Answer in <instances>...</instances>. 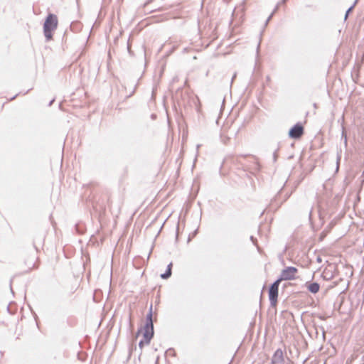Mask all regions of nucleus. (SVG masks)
Instances as JSON below:
<instances>
[{
    "instance_id": "obj_23",
    "label": "nucleus",
    "mask_w": 364,
    "mask_h": 364,
    "mask_svg": "<svg viewBox=\"0 0 364 364\" xmlns=\"http://www.w3.org/2000/svg\"><path fill=\"white\" fill-rule=\"evenodd\" d=\"M225 2L228 3L230 0H223Z\"/></svg>"
},
{
    "instance_id": "obj_12",
    "label": "nucleus",
    "mask_w": 364,
    "mask_h": 364,
    "mask_svg": "<svg viewBox=\"0 0 364 364\" xmlns=\"http://www.w3.org/2000/svg\"><path fill=\"white\" fill-rule=\"evenodd\" d=\"M279 8V4L276 6L275 9H274V11H272V13L270 14V16L268 17V18L267 19L266 22H265V26L267 25V23H269V21H270V19L272 18V17L273 16L274 14L277 11V10Z\"/></svg>"
},
{
    "instance_id": "obj_21",
    "label": "nucleus",
    "mask_w": 364,
    "mask_h": 364,
    "mask_svg": "<svg viewBox=\"0 0 364 364\" xmlns=\"http://www.w3.org/2000/svg\"><path fill=\"white\" fill-rule=\"evenodd\" d=\"M127 48H128L129 52V53H131L130 47H129V44H128V46H127Z\"/></svg>"
},
{
    "instance_id": "obj_5",
    "label": "nucleus",
    "mask_w": 364,
    "mask_h": 364,
    "mask_svg": "<svg viewBox=\"0 0 364 364\" xmlns=\"http://www.w3.org/2000/svg\"><path fill=\"white\" fill-rule=\"evenodd\" d=\"M284 352L281 348H278L272 356L269 364H284Z\"/></svg>"
},
{
    "instance_id": "obj_20",
    "label": "nucleus",
    "mask_w": 364,
    "mask_h": 364,
    "mask_svg": "<svg viewBox=\"0 0 364 364\" xmlns=\"http://www.w3.org/2000/svg\"><path fill=\"white\" fill-rule=\"evenodd\" d=\"M54 102V99L52 100L50 102H49V105L48 106H51V105L53 104V102Z\"/></svg>"
},
{
    "instance_id": "obj_8",
    "label": "nucleus",
    "mask_w": 364,
    "mask_h": 364,
    "mask_svg": "<svg viewBox=\"0 0 364 364\" xmlns=\"http://www.w3.org/2000/svg\"><path fill=\"white\" fill-rule=\"evenodd\" d=\"M343 122H344V117L343 116L342 117V124H341V129H342L341 139L343 140V143H344L345 147H347V146H348V138H347V134H346V128H345V127L343 125Z\"/></svg>"
},
{
    "instance_id": "obj_6",
    "label": "nucleus",
    "mask_w": 364,
    "mask_h": 364,
    "mask_svg": "<svg viewBox=\"0 0 364 364\" xmlns=\"http://www.w3.org/2000/svg\"><path fill=\"white\" fill-rule=\"evenodd\" d=\"M282 283L280 279H277L269 287V296H278V289L279 284Z\"/></svg>"
},
{
    "instance_id": "obj_10",
    "label": "nucleus",
    "mask_w": 364,
    "mask_h": 364,
    "mask_svg": "<svg viewBox=\"0 0 364 364\" xmlns=\"http://www.w3.org/2000/svg\"><path fill=\"white\" fill-rule=\"evenodd\" d=\"M270 301V306L272 308H275L277 304L278 297H269Z\"/></svg>"
},
{
    "instance_id": "obj_1",
    "label": "nucleus",
    "mask_w": 364,
    "mask_h": 364,
    "mask_svg": "<svg viewBox=\"0 0 364 364\" xmlns=\"http://www.w3.org/2000/svg\"><path fill=\"white\" fill-rule=\"evenodd\" d=\"M58 23V18L55 14L48 15L43 25V33L47 41L52 39V32L57 28Z\"/></svg>"
},
{
    "instance_id": "obj_11",
    "label": "nucleus",
    "mask_w": 364,
    "mask_h": 364,
    "mask_svg": "<svg viewBox=\"0 0 364 364\" xmlns=\"http://www.w3.org/2000/svg\"><path fill=\"white\" fill-rule=\"evenodd\" d=\"M358 1V0H355V2L353 3V4L346 11V14H345V18H344L345 20L347 19L350 12L353 9V8L356 5Z\"/></svg>"
},
{
    "instance_id": "obj_7",
    "label": "nucleus",
    "mask_w": 364,
    "mask_h": 364,
    "mask_svg": "<svg viewBox=\"0 0 364 364\" xmlns=\"http://www.w3.org/2000/svg\"><path fill=\"white\" fill-rule=\"evenodd\" d=\"M305 288L312 294H316L320 288L317 282H306Z\"/></svg>"
},
{
    "instance_id": "obj_17",
    "label": "nucleus",
    "mask_w": 364,
    "mask_h": 364,
    "mask_svg": "<svg viewBox=\"0 0 364 364\" xmlns=\"http://www.w3.org/2000/svg\"><path fill=\"white\" fill-rule=\"evenodd\" d=\"M154 0H146L145 3L142 5L143 8H145L148 4H151Z\"/></svg>"
},
{
    "instance_id": "obj_22",
    "label": "nucleus",
    "mask_w": 364,
    "mask_h": 364,
    "mask_svg": "<svg viewBox=\"0 0 364 364\" xmlns=\"http://www.w3.org/2000/svg\"><path fill=\"white\" fill-rule=\"evenodd\" d=\"M93 300H94V301L97 302V300H96V297H95V296H93Z\"/></svg>"
},
{
    "instance_id": "obj_4",
    "label": "nucleus",
    "mask_w": 364,
    "mask_h": 364,
    "mask_svg": "<svg viewBox=\"0 0 364 364\" xmlns=\"http://www.w3.org/2000/svg\"><path fill=\"white\" fill-rule=\"evenodd\" d=\"M304 134V127L300 123L296 124L289 132V136L291 139H299Z\"/></svg>"
},
{
    "instance_id": "obj_14",
    "label": "nucleus",
    "mask_w": 364,
    "mask_h": 364,
    "mask_svg": "<svg viewBox=\"0 0 364 364\" xmlns=\"http://www.w3.org/2000/svg\"><path fill=\"white\" fill-rule=\"evenodd\" d=\"M250 240L252 242V243L257 247L258 250H259V247L257 246V239L254 236H250Z\"/></svg>"
},
{
    "instance_id": "obj_13",
    "label": "nucleus",
    "mask_w": 364,
    "mask_h": 364,
    "mask_svg": "<svg viewBox=\"0 0 364 364\" xmlns=\"http://www.w3.org/2000/svg\"><path fill=\"white\" fill-rule=\"evenodd\" d=\"M282 288L286 289L288 287H291L292 286V283L289 282V280L287 281H283Z\"/></svg>"
},
{
    "instance_id": "obj_19",
    "label": "nucleus",
    "mask_w": 364,
    "mask_h": 364,
    "mask_svg": "<svg viewBox=\"0 0 364 364\" xmlns=\"http://www.w3.org/2000/svg\"><path fill=\"white\" fill-rule=\"evenodd\" d=\"M277 159V151H274V160L276 161Z\"/></svg>"
},
{
    "instance_id": "obj_24",
    "label": "nucleus",
    "mask_w": 364,
    "mask_h": 364,
    "mask_svg": "<svg viewBox=\"0 0 364 364\" xmlns=\"http://www.w3.org/2000/svg\"><path fill=\"white\" fill-rule=\"evenodd\" d=\"M286 0H282V3H285Z\"/></svg>"
},
{
    "instance_id": "obj_18",
    "label": "nucleus",
    "mask_w": 364,
    "mask_h": 364,
    "mask_svg": "<svg viewBox=\"0 0 364 364\" xmlns=\"http://www.w3.org/2000/svg\"><path fill=\"white\" fill-rule=\"evenodd\" d=\"M311 213H312V208H311L310 210H309V218L311 219Z\"/></svg>"
},
{
    "instance_id": "obj_15",
    "label": "nucleus",
    "mask_w": 364,
    "mask_h": 364,
    "mask_svg": "<svg viewBox=\"0 0 364 364\" xmlns=\"http://www.w3.org/2000/svg\"><path fill=\"white\" fill-rule=\"evenodd\" d=\"M145 344H146V345H147V344L146 343V341H145V339L144 338L143 340H141V341H139V348H143V346H144Z\"/></svg>"
},
{
    "instance_id": "obj_3",
    "label": "nucleus",
    "mask_w": 364,
    "mask_h": 364,
    "mask_svg": "<svg viewBox=\"0 0 364 364\" xmlns=\"http://www.w3.org/2000/svg\"><path fill=\"white\" fill-rule=\"evenodd\" d=\"M298 270L296 267H288L284 269L278 278L282 282L283 281L291 280L295 278Z\"/></svg>"
},
{
    "instance_id": "obj_2",
    "label": "nucleus",
    "mask_w": 364,
    "mask_h": 364,
    "mask_svg": "<svg viewBox=\"0 0 364 364\" xmlns=\"http://www.w3.org/2000/svg\"><path fill=\"white\" fill-rule=\"evenodd\" d=\"M154 324L152 320V304L150 306L149 312L146 317V323L144 326V332L143 337L146 341V344H149L151 338L154 336Z\"/></svg>"
},
{
    "instance_id": "obj_16",
    "label": "nucleus",
    "mask_w": 364,
    "mask_h": 364,
    "mask_svg": "<svg viewBox=\"0 0 364 364\" xmlns=\"http://www.w3.org/2000/svg\"><path fill=\"white\" fill-rule=\"evenodd\" d=\"M341 298H342L341 301V304H343L344 302H346V301H350V296H348V297H341Z\"/></svg>"
},
{
    "instance_id": "obj_9",
    "label": "nucleus",
    "mask_w": 364,
    "mask_h": 364,
    "mask_svg": "<svg viewBox=\"0 0 364 364\" xmlns=\"http://www.w3.org/2000/svg\"><path fill=\"white\" fill-rule=\"evenodd\" d=\"M172 263L168 264L166 271L161 274V277L164 279H167L171 276V268H172Z\"/></svg>"
}]
</instances>
